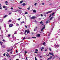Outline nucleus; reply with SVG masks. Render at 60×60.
I'll return each mask as SVG.
<instances>
[{
    "mask_svg": "<svg viewBox=\"0 0 60 60\" xmlns=\"http://www.w3.org/2000/svg\"><path fill=\"white\" fill-rule=\"evenodd\" d=\"M45 28V25H44V27L43 28H42L41 29V31L43 32V30Z\"/></svg>",
    "mask_w": 60,
    "mask_h": 60,
    "instance_id": "1",
    "label": "nucleus"
},
{
    "mask_svg": "<svg viewBox=\"0 0 60 60\" xmlns=\"http://www.w3.org/2000/svg\"><path fill=\"white\" fill-rule=\"evenodd\" d=\"M13 26V24H10L9 26V27H12Z\"/></svg>",
    "mask_w": 60,
    "mask_h": 60,
    "instance_id": "2",
    "label": "nucleus"
},
{
    "mask_svg": "<svg viewBox=\"0 0 60 60\" xmlns=\"http://www.w3.org/2000/svg\"><path fill=\"white\" fill-rule=\"evenodd\" d=\"M52 12V11H50L47 12L46 13V14H49V13H51V12Z\"/></svg>",
    "mask_w": 60,
    "mask_h": 60,
    "instance_id": "3",
    "label": "nucleus"
},
{
    "mask_svg": "<svg viewBox=\"0 0 60 60\" xmlns=\"http://www.w3.org/2000/svg\"><path fill=\"white\" fill-rule=\"evenodd\" d=\"M11 21H12V20H10L8 21V22H7V23L9 24H10V22H11Z\"/></svg>",
    "mask_w": 60,
    "mask_h": 60,
    "instance_id": "4",
    "label": "nucleus"
},
{
    "mask_svg": "<svg viewBox=\"0 0 60 60\" xmlns=\"http://www.w3.org/2000/svg\"><path fill=\"white\" fill-rule=\"evenodd\" d=\"M49 55H51L52 56H54V54H53V52L50 53L49 52Z\"/></svg>",
    "mask_w": 60,
    "mask_h": 60,
    "instance_id": "5",
    "label": "nucleus"
},
{
    "mask_svg": "<svg viewBox=\"0 0 60 60\" xmlns=\"http://www.w3.org/2000/svg\"><path fill=\"white\" fill-rule=\"evenodd\" d=\"M36 17L35 16H32L31 18V19H35Z\"/></svg>",
    "mask_w": 60,
    "mask_h": 60,
    "instance_id": "6",
    "label": "nucleus"
},
{
    "mask_svg": "<svg viewBox=\"0 0 60 60\" xmlns=\"http://www.w3.org/2000/svg\"><path fill=\"white\" fill-rule=\"evenodd\" d=\"M36 36L37 37H40V34H37L36 35Z\"/></svg>",
    "mask_w": 60,
    "mask_h": 60,
    "instance_id": "7",
    "label": "nucleus"
},
{
    "mask_svg": "<svg viewBox=\"0 0 60 60\" xmlns=\"http://www.w3.org/2000/svg\"><path fill=\"white\" fill-rule=\"evenodd\" d=\"M21 41H20L19 42V43H15V45H14V46H16V45H17V44H19V43H20V42H21Z\"/></svg>",
    "mask_w": 60,
    "mask_h": 60,
    "instance_id": "8",
    "label": "nucleus"
},
{
    "mask_svg": "<svg viewBox=\"0 0 60 60\" xmlns=\"http://www.w3.org/2000/svg\"><path fill=\"white\" fill-rule=\"evenodd\" d=\"M16 37H15L14 38H13V40H14V41H16Z\"/></svg>",
    "mask_w": 60,
    "mask_h": 60,
    "instance_id": "9",
    "label": "nucleus"
},
{
    "mask_svg": "<svg viewBox=\"0 0 60 60\" xmlns=\"http://www.w3.org/2000/svg\"><path fill=\"white\" fill-rule=\"evenodd\" d=\"M51 34V33H50L49 34H48V38H49V37H50V35Z\"/></svg>",
    "mask_w": 60,
    "mask_h": 60,
    "instance_id": "10",
    "label": "nucleus"
},
{
    "mask_svg": "<svg viewBox=\"0 0 60 60\" xmlns=\"http://www.w3.org/2000/svg\"><path fill=\"white\" fill-rule=\"evenodd\" d=\"M8 16V15H6L4 16L3 18H6V17H7Z\"/></svg>",
    "mask_w": 60,
    "mask_h": 60,
    "instance_id": "11",
    "label": "nucleus"
},
{
    "mask_svg": "<svg viewBox=\"0 0 60 60\" xmlns=\"http://www.w3.org/2000/svg\"><path fill=\"white\" fill-rule=\"evenodd\" d=\"M37 27H36V28H35V29H34V31H35V30H37Z\"/></svg>",
    "mask_w": 60,
    "mask_h": 60,
    "instance_id": "12",
    "label": "nucleus"
},
{
    "mask_svg": "<svg viewBox=\"0 0 60 60\" xmlns=\"http://www.w3.org/2000/svg\"><path fill=\"white\" fill-rule=\"evenodd\" d=\"M15 21L14 20L12 21V23H14V24H15Z\"/></svg>",
    "mask_w": 60,
    "mask_h": 60,
    "instance_id": "13",
    "label": "nucleus"
},
{
    "mask_svg": "<svg viewBox=\"0 0 60 60\" xmlns=\"http://www.w3.org/2000/svg\"><path fill=\"white\" fill-rule=\"evenodd\" d=\"M29 32H30V31H29V30H27V34H29Z\"/></svg>",
    "mask_w": 60,
    "mask_h": 60,
    "instance_id": "14",
    "label": "nucleus"
},
{
    "mask_svg": "<svg viewBox=\"0 0 60 60\" xmlns=\"http://www.w3.org/2000/svg\"><path fill=\"white\" fill-rule=\"evenodd\" d=\"M24 26H25L26 28H27V26L26 25H24Z\"/></svg>",
    "mask_w": 60,
    "mask_h": 60,
    "instance_id": "15",
    "label": "nucleus"
},
{
    "mask_svg": "<svg viewBox=\"0 0 60 60\" xmlns=\"http://www.w3.org/2000/svg\"><path fill=\"white\" fill-rule=\"evenodd\" d=\"M44 49V48L43 47L41 48V51H42V49Z\"/></svg>",
    "mask_w": 60,
    "mask_h": 60,
    "instance_id": "16",
    "label": "nucleus"
},
{
    "mask_svg": "<svg viewBox=\"0 0 60 60\" xmlns=\"http://www.w3.org/2000/svg\"><path fill=\"white\" fill-rule=\"evenodd\" d=\"M20 34H21L22 35H23V33L21 31V33H20Z\"/></svg>",
    "mask_w": 60,
    "mask_h": 60,
    "instance_id": "17",
    "label": "nucleus"
},
{
    "mask_svg": "<svg viewBox=\"0 0 60 60\" xmlns=\"http://www.w3.org/2000/svg\"><path fill=\"white\" fill-rule=\"evenodd\" d=\"M26 5V4H25V3H23L22 4V5L23 6H25V5Z\"/></svg>",
    "mask_w": 60,
    "mask_h": 60,
    "instance_id": "18",
    "label": "nucleus"
},
{
    "mask_svg": "<svg viewBox=\"0 0 60 60\" xmlns=\"http://www.w3.org/2000/svg\"><path fill=\"white\" fill-rule=\"evenodd\" d=\"M4 27L5 28V27H6V25H5V24L4 23Z\"/></svg>",
    "mask_w": 60,
    "mask_h": 60,
    "instance_id": "19",
    "label": "nucleus"
},
{
    "mask_svg": "<svg viewBox=\"0 0 60 60\" xmlns=\"http://www.w3.org/2000/svg\"><path fill=\"white\" fill-rule=\"evenodd\" d=\"M25 23V22L24 21H23L22 22H21V25L22 24H23V23Z\"/></svg>",
    "mask_w": 60,
    "mask_h": 60,
    "instance_id": "20",
    "label": "nucleus"
},
{
    "mask_svg": "<svg viewBox=\"0 0 60 60\" xmlns=\"http://www.w3.org/2000/svg\"><path fill=\"white\" fill-rule=\"evenodd\" d=\"M27 10H30V7H29L27 8Z\"/></svg>",
    "mask_w": 60,
    "mask_h": 60,
    "instance_id": "21",
    "label": "nucleus"
},
{
    "mask_svg": "<svg viewBox=\"0 0 60 60\" xmlns=\"http://www.w3.org/2000/svg\"><path fill=\"white\" fill-rule=\"evenodd\" d=\"M16 26H19V24L18 23H16Z\"/></svg>",
    "mask_w": 60,
    "mask_h": 60,
    "instance_id": "22",
    "label": "nucleus"
},
{
    "mask_svg": "<svg viewBox=\"0 0 60 60\" xmlns=\"http://www.w3.org/2000/svg\"><path fill=\"white\" fill-rule=\"evenodd\" d=\"M33 12H34L35 13V12H36V11L35 10H33Z\"/></svg>",
    "mask_w": 60,
    "mask_h": 60,
    "instance_id": "23",
    "label": "nucleus"
},
{
    "mask_svg": "<svg viewBox=\"0 0 60 60\" xmlns=\"http://www.w3.org/2000/svg\"><path fill=\"white\" fill-rule=\"evenodd\" d=\"M23 2V1L22 0L20 2V4H21V3H22Z\"/></svg>",
    "mask_w": 60,
    "mask_h": 60,
    "instance_id": "24",
    "label": "nucleus"
},
{
    "mask_svg": "<svg viewBox=\"0 0 60 60\" xmlns=\"http://www.w3.org/2000/svg\"><path fill=\"white\" fill-rule=\"evenodd\" d=\"M1 4H0V9H2V8H0L1 7Z\"/></svg>",
    "mask_w": 60,
    "mask_h": 60,
    "instance_id": "25",
    "label": "nucleus"
},
{
    "mask_svg": "<svg viewBox=\"0 0 60 60\" xmlns=\"http://www.w3.org/2000/svg\"><path fill=\"white\" fill-rule=\"evenodd\" d=\"M27 30H25V33H26L27 32Z\"/></svg>",
    "mask_w": 60,
    "mask_h": 60,
    "instance_id": "26",
    "label": "nucleus"
},
{
    "mask_svg": "<svg viewBox=\"0 0 60 60\" xmlns=\"http://www.w3.org/2000/svg\"><path fill=\"white\" fill-rule=\"evenodd\" d=\"M49 22V21H47L46 22V24H48V22Z\"/></svg>",
    "mask_w": 60,
    "mask_h": 60,
    "instance_id": "27",
    "label": "nucleus"
},
{
    "mask_svg": "<svg viewBox=\"0 0 60 60\" xmlns=\"http://www.w3.org/2000/svg\"><path fill=\"white\" fill-rule=\"evenodd\" d=\"M32 38L33 39H36V37H32Z\"/></svg>",
    "mask_w": 60,
    "mask_h": 60,
    "instance_id": "28",
    "label": "nucleus"
},
{
    "mask_svg": "<svg viewBox=\"0 0 60 60\" xmlns=\"http://www.w3.org/2000/svg\"><path fill=\"white\" fill-rule=\"evenodd\" d=\"M17 31H15L14 34H17Z\"/></svg>",
    "mask_w": 60,
    "mask_h": 60,
    "instance_id": "29",
    "label": "nucleus"
},
{
    "mask_svg": "<svg viewBox=\"0 0 60 60\" xmlns=\"http://www.w3.org/2000/svg\"><path fill=\"white\" fill-rule=\"evenodd\" d=\"M46 43H45V42H44V43H43V45H44H44H45Z\"/></svg>",
    "mask_w": 60,
    "mask_h": 60,
    "instance_id": "30",
    "label": "nucleus"
},
{
    "mask_svg": "<svg viewBox=\"0 0 60 60\" xmlns=\"http://www.w3.org/2000/svg\"><path fill=\"white\" fill-rule=\"evenodd\" d=\"M53 17H51L50 19V20H52V19H53Z\"/></svg>",
    "mask_w": 60,
    "mask_h": 60,
    "instance_id": "31",
    "label": "nucleus"
},
{
    "mask_svg": "<svg viewBox=\"0 0 60 60\" xmlns=\"http://www.w3.org/2000/svg\"><path fill=\"white\" fill-rule=\"evenodd\" d=\"M3 8H6V7L4 6L3 7Z\"/></svg>",
    "mask_w": 60,
    "mask_h": 60,
    "instance_id": "32",
    "label": "nucleus"
},
{
    "mask_svg": "<svg viewBox=\"0 0 60 60\" xmlns=\"http://www.w3.org/2000/svg\"><path fill=\"white\" fill-rule=\"evenodd\" d=\"M52 56H50L49 58H50V59H51L52 58Z\"/></svg>",
    "mask_w": 60,
    "mask_h": 60,
    "instance_id": "33",
    "label": "nucleus"
},
{
    "mask_svg": "<svg viewBox=\"0 0 60 60\" xmlns=\"http://www.w3.org/2000/svg\"><path fill=\"white\" fill-rule=\"evenodd\" d=\"M10 51V50H7V51L8 52H9Z\"/></svg>",
    "mask_w": 60,
    "mask_h": 60,
    "instance_id": "34",
    "label": "nucleus"
},
{
    "mask_svg": "<svg viewBox=\"0 0 60 60\" xmlns=\"http://www.w3.org/2000/svg\"><path fill=\"white\" fill-rule=\"evenodd\" d=\"M52 26H54V22H53V23L52 24Z\"/></svg>",
    "mask_w": 60,
    "mask_h": 60,
    "instance_id": "35",
    "label": "nucleus"
},
{
    "mask_svg": "<svg viewBox=\"0 0 60 60\" xmlns=\"http://www.w3.org/2000/svg\"><path fill=\"white\" fill-rule=\"evenodd\" d=\"M2 42H1V41H0V43L1 44V45H2Z\"/></svg>",
    "mask_w": 60,
    "mask_h": 60,
    "instance_id": "36",
    "label": "nucleus"
},
{
    "mask_svg": "<svg viewBox=\"0 0 60 60\" xmlns=\"http://www.w3.org/2000/svg\"><path fill=\"white\" fill-rule=\"evenodd\" d=\"M36 4H37V3H35L34 4V5L35 6H36Z\"/></svg>",
    "mask_w": 60,
    "mask_h": 60,
    "instance_id": "37",
    "label": "nucleus"
},
{
    "mask_svg": "<svg viewBox=\"0 0 60 60\" xmlns=\"http://www.w3.org/2000/svg\"><path fill=\"white\" fill-rule=\"evenodd\" d=\"M10 53L11 54H12V51Z\"/></svg>",
    "mask_w": 60,
    "mask_h": 60,
    "instance_id": "38",
    "label": "nucleus"
},
{
    "mask_svg": "<svg viewBox=\"0 0 60 60\" xmlns=\"http://www.w3.org/2000/svg\"><path fill=\"white\" fill-rule=\"evenodd\" d=\"M12 56H13V57H15V56H16V55H12Z\"/></svg>",
    "mask_w": 60,
    "mask_h": 60,
    "instance_id": "39",
    "label": "nucleus"
},
{
    "mask_svg": "<svg viewBox=\"0 0 60 60\" xmlns=\"http://www.w3.org/2000/svg\"><path fill=\"white\" fill-rule=\"evenodd\" d=\"M18 8H19V9H22V8H19V7Z\"/></svg>",
    "mask_w": 60,
    "mask_h": 60,
    "instance_id": "40",
    "label": "nucleus"
},
{
    "mask_svg": "<svg viewBox=\"0 0 60 60\" xmlns=\"http://www.w3.org/2000/svg\"><path fill=\"white\" fill-rule=\"evenodd\" d=\"M43 23V22L42 21H41L40 22V24H42Z\"/></svg>",
    "mask_w": 60,
    "mask_h": 60,
    "instance_id": "41",
    "label": "nucleus"
},
{
    "mask_svg": "<svg viewBox=\"0 0 60 60\" xmlns=\"http://www.w3.org/2000/svg\"><path fill=\"white\" fill-rule=\"evenodd\" d=\"M9 55V54L8 53H7L6 54V56H8Z\"/></svg>",
    "mask_w": 60,
    "mask_h": 60,
    "instance_id": "42",
    "label": "nucleus"
},
{
    "mask_svg": "<svg viewBox=\"0 0 60 60\" xmlns=\"http://www.w3.org/2000/svg\"><path fill=\"white\" fill-rule=\"evenodd\" d=\"M18 11V12H20V10H17Z\"/></svg>",
    "mask_w": 60,
    "mask_h": 60,
    "instance_id": "43",
    "label": "nucleus"
},
{
    "mask_svg": "<svg viewBox=\"0 0 60 60\" xmlns=\"http://www.w3.org/2000/svg\"><path fill=\"white\" fill-rule=\"evenodd\" d=\"M58 32L59 33H60V30H59V31H58Z\"/></svg>",
    "mask_w": 60,
    "mask_h": 60,
    "instance_id": "44",
    "label": "nucleus"
},
{
    "mask_svg": "<svg viewBox=\"0 0 60 60\" xmlns=\"http://www.w3.org/2000/svg\"><path fill=\"white\" fill-rule=\"evenodd\" d=\"M2 47H3V48H5V46H4V45L2 46Z\"/></svg>",
    "mask_w": 60,
    "mask_h": 60,
    "instance_id": "45",
    "label": "nucleus"
},
{
    "mask_svg": "<svg viewBox=\"0 0 60 60\" xmlns=\"http://www.w3.org/2000/svg\"><path fill=\"white\" fill-rule=\"evenodd\" d=\"M50 59L49 58L48 59H47V60H50Z\"/></svg>",
    "mask_w": 60,
    "mask_h": 60,
    "instance_id": "46",
    "label": "nucleus"
},
{
    "mask_svg": "<svg viewBox=\"0 0 60 60\" xmlns=\"http://www.w3.org/2000/svg\"><path fill=\"white\" fill-rule=\"evenodd\" d=\"M25 54H26V53H27V52H26V51H25Z\"/></svg>",
    "mask_w": 60,
    "mask_h": 60,
    "instance_id": "47",
    "label": "nucleus"
},
{
    "mask_svg": "<svg viewBox=\"0 0 60 60\" xmlns=\"http://www.w3.org/2000/svg\"><path fill=\"white\" fill-rule=\"evenodd\" d=\"M59 46L58 45H56V48H57V47H59Z\"/></svg>",
    "mask_w": 60,
    "mask_h": 60,
    "instance_id": "48",
    "label": "nucleus"
},
{
    "mask_svg": "<svg viewBox=\"0 0 60 60\" xmlns=\"http://www.w3.org/2000/svg\"><path fill=\"white\" fill-rule=\"evenodd\" d=\"M34 22H35L36 23L37 22L36 21V20L34 21Z\"/></svg>",
    "mask_w": 60,
    "mask_h": 60,
    "instance_id": "49",
    "label": "nucleus"
},
{
    "mask_svg": "<svg viewBox=\"0 0 60 60\" xmlns=\"http://www.w3.org/2000/svg\"><path fill=\"white\" fill-rule=\"evenodd\" d=\"M5 3H6V4L8 3V2L7 1H6L5 2Z\"/></svg>",
    "mask_w": 60,
    "mask_h": 60,
    "instance_id": "50",
    "label": "nucleus"
},
{
    "mask_svg": "<svg viewBox=\"0 0 60 60\" xmlns=\"http://www.w3.org/2000/svg\"><path fill=\"white\" fill-rule=\"evenodd\" d=\"M35 60H37V59H36V57H35Z\"/></svg>",
    "mask_w": 60,
    "mask_h": 60,
    "instance_id": "51",
    "label": "nucleus"
},
{
    "mask_svg": "<svg viewBox=\"0 0 60 60\" xmlns=\"http://www.w3.org/2000/svg\"><path fill=\"white\" fill-rule=\"evenodd\" d=\"M55 13L54 12L52 14V15H54Z\"/></svg>",
    "mask_w": 60,
    "mask_h": 60,
    "instance_id": "52",
    "label": "nucleus"
},
{
    "mask_svg": "<svg viewBox=\"0 0 60 60\" xmlns=\"http://www.w3.org/2000/svg\"><path fill=\"white\" fill-rule=\"evenodd\" d=\"M11 10H13V8H11Z\"/></svg>",
    "mask_w": 60,
    "mask_h": 60,
    "instance_id": "53",
    "label": "nucleus"
},
{
    "mask_svg": "<svg viewBox=\"0 0 60 60\" xmlns=\"http://www.w3.org/2000/svg\"><path fill=\"white\" fill-rule=\"evenodd\" d=\"M7 56L8 57H10V55H8V56Z\"/></svg>",
    "mask_w": 60,
    "mask_h": 60,
    "instance_id": "54",
    "label": "nucleus"
},
{
    "mask_svg": "<svg viewBox=\"0 0 60 60\" xmlns=\"http://www.w3.org/2000/svg\"><path fill=\"white\" fill-rule=\"evenodd\" d=\"M35 50L36 51H38V50L37 49H36Z\"/></svg>",
    "mask_w": 60,
    "mask_h": 60,
    "instance_id": "55",
    "label": "nucleus"
},
{
    "mask_svg": "<svg viewBox=\"0 0 60 60\" xmlns=\"http://www.w3.org/2000/svg\"><path fill=\"white\" fill-rule=\"evenodd\" d=\"M18 20L19 21L20 20V18L18 19Z\"/></svg>",
    "mask_w": 60,
    "mask_h": 60,
    "instance_id": "56",
    "label": "nucleus"
},
{
    "mask_svg": "<svg viewBox=\"0 0 60 60\" xmlns=\"http://www.w3.org/2000/svg\"><path fill=\"white\" fill-rule=\"evenodd\" d=\"M3 55L4 56H5V53H4V54H3Z\"/></svg>",
    "mask_w": 60,
    "mask_h": 60,
    "instance_id": "57",
    "label": "nucleus"
},
{
    "mask_svg": "<svg viewBox=\"0 0 60 60\" xmlns=\"http://www.w3.org/2000/svg\"><path fill=\"white\" fill-rule=\"evenodd\" d=\"M25 14H28V13L27 12H25Z\"/></svg>",
    "mask_w": 60,
    "mask_h": 60,
    "instance_id": "58",
    "label": "nucleus"
},
{
    "mask_svg": "<svg viewBox=\"0 0 60 60\" xmlns=\"http://www.w3.org/2000/svg\"><path fill=\"white\" fill-rule=\"evenodd\" d=\"M44 3H42V5H44Z\"/></svg>",
    "mask_w": 60,
    "mask_h": 60,
    "instance_id": "59",
    "label": "nucleus"
},
{
    "mask_svg": "<svg viewBox=\"0 0 60 60\" xmlns=\"http://www.w3.org/2000/svg\"><path fill=\"white\" fill-rule=\"evenodd\" d=\"M18 51L17 50H16L15 51V52H16V53H18Z\"/></svg>",
    "mask_w": 60,
    "mask_h": 60,
    "instance_id": "60",
    "label": "nucleus"
},
{
    "mask_svg": "<svg viewBox=\"0 0 60 60\" xmlns=\"http://www.w3.org/2000/svg\"><path fill=\"white\" fill-rule=\"evenodd\" d=\"M49 50L51 51V49L50 48H49Z\"/></svg>",
    "mask_w": 60,
    "mask_h": 60,
    "instance_id": "61",
    "label": "nucleus"
},
{
    "mask_svg": "<svg viewBox=\"0 0 60 60\" xmlns=\"http://www.w3.org/2000/svg\"><path fill=\"white\" fill-rule=\"evenodd\" d=\"M2 41H4V42H5V40H4V39H3V40Z\"/></svg>",
    "mask_w": 60,
    "mask_h": 60,
    "instance_id": "62",
    "label": "nucleus"
},
{
    "mask_svg": "<svg viewBox=\"0 0 60 60\" xmlns=\"http://www.w3.org/2000/svg\"><path fill=\"white\" fill-rule=\"evenodd\" d=\"M35 53H38V52H37L36 51L35 52Z\"/></svg>",
    "mask_w": 60,
    "mask_h": 60,
    "instance_id": "63",
    "label": "nucleus"
},
{
    "mask_svg": "<svg viewBox=\"0 0 60 60\" xmlns=\"http://www.w3.org/2000/svg\"><path fill=\"white\" fill-rule=\"evenodd\" d=\"M47 51V49L45 50V52Z\"/></svg>",
    "mask_w": 60,
    "mask_h": 60,
    "instance_id": "64",
    "label": "nucleus"
}]
</instances>
